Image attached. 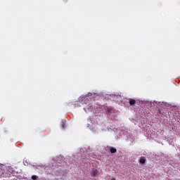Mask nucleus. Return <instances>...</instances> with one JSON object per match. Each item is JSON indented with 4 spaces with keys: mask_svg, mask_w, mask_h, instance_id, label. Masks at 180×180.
I'll use <instances>...</instances> for the list:
<instances>
[{
    "mask_svg": "<svg viewBox=\"0 0 180 180\" xmlns=\"http://www.w3.org/2000/svg\"><path fill=\"white\" fill-rule=\"evenodd\" d=\"M65 123H67V121L65 120H62L61 122H60V126L62 127V129H65Z\"/></svg>",
    "mask_w": 180,
    "mask_h": 180,
    "instance_id": "423d86ee",
    "label": "nucleus"
},
{
    "mask_svg": "<svg viewBox=\"0 0 180 180\" xmlns=\"http://www.w3.org/2000/svg\"><path fill=\"white\" fill-rule=\"evenodd\" d=\"M111 180H116V179H115V178H112V179H111Z\"/></svg>",
    "mask_w": 180,
    "mask_h": 180,
    "instance_id": "1a4fd4ad",
    "label": "nucleus"
},
{
    "mask_svg": "<svg viewBox=\"0 0 180 180\" xmlns=\"http://www.w3.org/2000/svg\"><path fill=\"white\" fill-rule=\"evenodd\" d=\"M65 2H67L68 0H63Z\"/></svg>",
    "mask_w": 180,
    "mask_h": 180,
    "instance_id": "9d476101",
    "label": "nucleus"
},
{
    "mask_svg": "<svg viewBox=\"0 0 180 180\" xmlns=\"http://www.w3.org/2000/svg\"><path fill=\"white\" fill-rule=\"evenodd\" d=\"M32 180H37V176H36V175L32 176Z\"/></svg>",
    "mask_w": 180,
    "mask_h": 180,
    "instance_id": "6e6552de",
    "label": "nucleus"
},
{
    "mask_svg": "<svg viewBox=\"0 0 180 180\" xmlns=\"http://www.w3.org/2000/svg\"><path fill=\"white\" fill-rule=\"evenodd\" d=\"M83 160H89V154L88 152H86L84 155H82Z\"/></svg>",
    "mask_w": 180,
    "mask_h": 180,
    "instance_id": "20e7f679",
    "label": "nucleus"
},
{
    "mask_svg": "<svg viewBox=\"0 0 180 180\" xmlns=\"http://www.w3.org/2000/svg\"><path fill=\"white\" fill-rule=\"evenodd\" d=\"M139 162H140V164H146V158L141 157L139 159Z\"/></svg>",
    "mask_w": 180,
    "mask_h": 180,
    "instance_id": "0eeeda50",
    "label": "nucleus"
},
{
    "mask_svg": "<svg viewBox=\"0 0 180 180\" xmlns=\"http://www.w3.org/2000/svg\"><path fill=\"white\" fill-rule=\"evenodd\" d=\"M110 153H111V154H115V153H117V150L116 149V148L110 147Z\"/></svg>",
    "mask_w": 180,
    "mask_h": 180,
    "instance_id": "39448f33",
    "label": "nucleus"
},
{
    "mask_svg": "<svg viewBox=\"0 0 180 180\" xmlns=\"http://www.w3.org/2000/svg\"><path fill=\"white\" fill-rule=\"evenodd\" d=\"M106 113H107V115L110 116V115H112V113H115V109H113L112 108H108L107 109Z\"/></svg>",
    "mask_w": 180,
    "mask_h": 180,
    "instance_id": "f03ea898",
    "label": "nucleus"
},
{
    "mask_svg": "<svg viewBox=\"0 0 180 180\" xmlns=\"http://www.w3.org/2000/svg\"><path fill=\"white\" fill-rule=\"evenodd\" d=\"M98 174H99L98 169H93L91 172V176H94V178H96V176H98Z\"/></svg>",
    "mask_w": 180,
    "mask_h": 180,
    "instance_id": "7ed1b4c3",
    "label": "nucleus"
},
{
    "mask_svg": "<svg viewBox=\"0 0 180 180\" xmlns=\"http://www.w3.org/2000/svg\"><path fill=\"white\" fill-rule=\"evenodd\" d=\"M128 101L130 106H136V103H137V102L136 101L135 99L129 98Z\"/></svg>",
    "mask_w": 180,
    "mask_h": 180,
    "instance_id": "f257e3e1",
    "label": "nucleus"
}]
</instances>
